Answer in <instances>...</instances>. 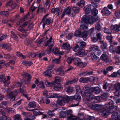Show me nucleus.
Here are the masks:
<instances>
[{"label":"nucleus","mask_w":120,"mask_h":120,"mask_svg":"<svg viewBox=\"0 0 120 120\" xmlns=\"http://www.w3.org/2000/svg\"><path fill=\"white\" fill-rule=\"evenodd\" d=\"M109 50L111 52H116V49L115 47L112 46H110L109 48Z\"/></svg>","instance_id":"a18cd8bd"},{"label":"nucleus","mask_w":120,"mask_h":120,"mask_svg":"<svg viewBox=\"0 0 120 120\" xmlns=\"http://www.w3.org/2000/svg\"><path fill=\"white\" fill-rule=\"evenodd\" d=\"M1 47L4 48L5 49L8 50H10L12 48L10 45L9 44L2 45L1 46H0V47Z\"/></svg>","instance_id":"4be33fe9"},{"label":"nucleus","mask_w":120,"mask_h":120,"mask_svg":"<svg viewBox=\"0 0 120 120\" xmlns=\"http://www.w3.org/2000/svg\"><path fill=\"white\" fill-rule=\"evenodd\" d=\"M52 40V37H51L49 40L47 42L45 43V46H47L49 45V44L51 43H52V44H53V42H52L51 41Z\"/></svg>","instance_id":"79ce46f5"},{"label":"nucleus","mask_w":120,"mask_h":120,"mask_svg":"<svg viewBox=\"0 0 120 120\" xmlns=\"http://www.w3.org/2000/svg\"><path fill=\"white\" fill-rule=\"evenodd\" d=\"M45 84L48 86L52 87L54 85V90L56 91H59L61 88L60 83H51L47 80L45 82Z\"/></svg>","instance_id":"f03ea898"},{"label":"nucleus","mask_w":120,"mask_h":120,"mask_svg":"<svg viewBox=\"0 0 120 120\" xmlns=\"http://www.w3.org/2000/svg\"><path fill=\"white\" fill-rule=\"evenodd\" d=\"M74 100L78 101H79L81 99V97L80 95L76 94L74 96Z\"/></svg>","instance_id":"3c124183"},{"label":"nucleus","mask_w":120,"mask_h":120,"mask_svg":"<svg viewBox=\"0 0 120 120\" xmlns=\"http://www.w3.org/2000/svg\"><path fill=\"white\" fill-rule=\"evenodd\" d=\"M39 85H37L40 88H41L43 89L45 88L44 86V84L43 82L42 81H41L40 82L39 84Z\"/></svg>","instance_id":"6e6d98bb"},{"label":"nucleus","mask_w":120,"mask_h":120,"mask_svg":"<svg viewBox=\"0 0 120 120\" xmlns=\"http://www.w3.org/2000/svg\"><path fill=\"white\" fill-rule=\"evenodd\" d=\"M107 56L105 53L103 54L100 57L101 60L103 61L107 60Z\"/></svg>","instance_id":"72a5a7b5"},{"label":"nucleus","mask_w":120,"mask_h":120,"mask_svg":"<svg viewBox=\"0 0 120 120\" xmlns=\"http://www.w3.org/2000/svg\"><path fill=\"white\" fill-rule=\"evenodd\" d=\"M9 13L7 11H4L0 12V14L1 15L7 16L9 15Z\"/></svg>","instance_id":"09e8293b"},{"label":"nucleus","mask_w":120,"mask_h":120,"mask_svg":"<svg viewBox=\"0 0 120 120\" xmlns=\"http://www.w3.org/2000/svg\"><path fill=\"white\" fill-rule=\"evenodd\" d=\"M72 112V111L71 110L69 109L68 110L66 111V113L68 117V116L70 115L71 114H71Z\"/></svg>","instance_id":"13d9d810"},{"label":"nucleus","mask_w":120,"mask_h":120,"mask_svg":"<svg viewBox=\"0 0 120 120\" xmlns=\"http://www.w3.org/2000/svg\"><path fill=\"white\" fill-rule=\"evenodd\" d=\"M90 90L92 92V93L94 92L96 94H99L101 91V89L98 87H91Z\"/></svg>","instance_id":"ddd939ff"},{"label":"nucleus","mask_w":120,"mask_h":120,"mask_svg":"<svg viewBox=\"0 0 120 120\" xmlns=\"http://www.w3.org/2000/svg\"><path fill=\"white\" fill-rule=\"evenodd\" d=\"M10 5H11L10 7L11 8V9H14L16 7V4L15 3H13L12 1L11 0L7 4L6 6L8 7L9 6H10ZM10 10H11V9Z\"/></svg>","instance_id":"a211bd4d"},{"label":"nucleus","mask_w":120,"mask_h":120,"mask_svg":"<svg viewBox=\"0 0 120 120\" xmlns=\"http://www.w3.org/2000/svg\"><path fill=\"white\" fill-rule=\"evenodd\" d=\"M67 119L68 120H77L78 119V117L73 114H71L68 116Z\"/></svg>","instance_id":"b1692460"},{"label":"nucleus","mask_w":120,"mask_h":120,"mask_svg":"<svg viewBox=\"0 0 120 120\" xmlns=\"http://www.w3.org/2000/svg\"><path fill=\"white\" fill-rule=\"evenodd\" d=\"M109 96V94L106 93L102 94L101 96V98L103 99H105L107 98Z\"/></svg>","instance_id":"a19ab883"},{"label":"nucleus","mask_w":120,"mask_h":120,"mask_svg":"<svg viewBox=\"0 0 120 120\" xmlns=\"http://www.w3.org/2000/svg\"><path fill=\"white\" fill-rule=\"evenodd\" d=\"M102 12L104 14L106 15H109L110 12L108 9L106 7H104L102 10Z\"/></svg>","instance_id":"5701e85b"},{"label":"nucleus","mask_w":120,"mask_h":120,"mask_svg":"<svg viewBox=\"0 0 120 120\" xmlns=\"http://www.w3.org/2000/svg\"><path fill=\"white\" fill-rule=\"evenodd\" d=\"M77 4L78 6L81 7H83L84 5L85 2L83 0H81L79 2H78Z\"/></svg>","instance_id":"58836bf2"},{"label":"nucleus","mask_w":120,"mask_h":120,"mask_svg":"<svg viewBox=\"0 0 120 120\" xmlns=\"http://www.w3.org/2000/svg\"><path fill=\"white\" fill-rule=\"evenodd\" d=\"M68 103L69 102V101H72L73 100H74V96H68L67 95L65 96Z\"/></svg>","instance_id":"f704fd0d"},{"label":"nucleus","mask_w":120,"mask_h":120,"mask_svg":"<svg viewBox=\"0 0 120 120\" xmlns=\"http://www.w3.org/2000/svg\"><path fill=\"white\" fill-rule=\"evenodd\" d=\"M119 115L118 113L117 112H116L112 114L111 117L113 120H117Z\"/></svg>","instance_id":"393cba45"},{"label":"nucleus","mask_w":120,"mask_h":120,"mask_svg":"<svg viewBox=\"0 0 120 120\" xmlns=\"http://www.w3.org/2000/svg\"><path fill=\"white\" fill-rule=\"evenodd\" d=\"M33 113L35 115L37 116L40 115H42L43 114L42 112H41L38 111H36L34 110L33 112Z\"/></svg>","instance_id":"4d7b16f0"},{"label":"nucleus","mask_w":120,"mask_h":120,"mask_svg":"<svg viewBox=\"0 0 120 120\" xmlns=\"http://www.w3.org/2000/svg\"><path fill=\"white\" fill-rule=\"evenodd\" d=\"M53 46V44H51L50 45L48 46V48L46 51L47 52V54H49L51 52V49Z\"/></svg>","instance_id":"473e14b6"},{"label":"nucleus","mask_w":120,"mask_h":120,"mask_svg":"<svg viewBox=\"0 0 120 120\" xmlns=\"http://www.w3.org/2000/svg\"><path fill=\"white\" fill-rule=\"evenodd\" d=\"M73 91V88L70 87H66L64 89V91L68 93H71Z\"/></svg>","instance_id":"a878e982"},{"label":"nucleus","mask_w":120,"mask_h":120,"mask_svg":"<svg viewBox=\"0 0 120 120\" xmlns=\"http://www.w3.org/2000/svg\"><path fill=\"white\" fill-rule=\"evenodd\" d=\"M11 36L12 37L14 38L17 41L18 40V38L15 34V33L13 31H11Z\"/></svg>","instance_id":"49530a36"},{"label":"nucleus","mask_w":120,"mask_h":120,"mask_svg":"<svg viewBox=\"0 0 120 120\" xmlns=\"http://www.w3.org/2000/svg\"><path fill=\"white\" fill-rule=\"evenodd\" d=\"M92 14L94 16H96L98 13V11L96 8H94L92 11Z\"/></svg>","instance_id":"c03bdc74"},{"label":"nucleus","mask_w":120,"mask_h":120,"mask_svg":"<svg viewBox=\"0 0 120 120\" xmlns=\"http://www.w3.org/2000/svg\"><path fill=\"white\" fill-rule=\"evenodd\" d=\"M7 91L8 95L9 96V97L12 99H13V101L14 100L15 98V93H16L17 91H15L14 92H11L10 90V89L9 88H8L7 89Z\"/></svg>","instance_id":"9d476101"},{"label":"nucleus","mask_w":120,"mask_h":120,"mask_svg":"<svg viewBox=\"0 0 120 120\" xmlns=\"http://www.w3.org/2000/svg\"><path fill=\"white\" fill-rule=\"evenodd\" d=\"M100 42L101 45V49L103 52L105 53L107 52L108 51L107 47V44L106 42L104 41H100Z\"/></svg>","instance_id":"423d86ee"},{"label":"nucleus","mask_w":120,"mask_h":120,"mask_svg":"<svg viewBox=\"0 0 120 120\" xmlns=\"http://www.w3.org/2000/svg\"><path fill=\"white\" fill-rule=\"evenodd\" d=\"M6 78L5 77V76L4 74L0 75V82L3 81Z\"/></svg>","instance_id":"0e129e2a"},{"label":"nucleus","mask_w":120,"mask_h":120,"mask_svg":"<svg viewBox=\"0 0 120 120\" xmlns=\"http://www.w3.org/2000/svg\"><path fill=\"white\" fill-rule=\"evenodd\" d=\"M52 52L56 55H63L64 52H59V49L56 47H54L52 49Z\"/></svg>","instance_id":"dca6fc26"},{"label":"nucleus","mask_w":120,"mask_h":120,"mask_svg":"<svg viewBox=\"0 0 120 120\" xmlns=\"http://www.w3.org/2000/svg\"><path fill=\"white\" fill-rule=\"evenodd\" d=\"M94 30V28H92L89 30L88 32L90 33V35L92 39V41L94 42H96L98 41L94 34L93 33Z\"/></svg>","instance_id":"1a4fd4ad"},{"label":"nucleus","mask_w":120,"mask_h":120,"mask_svg":"<svg viewBox=\"0 0 120 120\" xmlns=\"http://www.w3.org/2000/svg\"><path fill=\"white\" fill-rule=\"evenodd\" d=\"M103 88L106 90L108 91L110 90H114V84L108 83L106 82L103 85Z\"/></svg>","instance_id":"20e7f679"},{"label":"nucleus","mask_w":120,"mask_h":120,"mask_svg":"<svg viewBox=\"0 0 120 120\" xmlns=\"http://www.w3.org/2000/svg\"><path fill=\"white\" fill-rule=\"evenodd\" d=\"M85 51L83 49L79 50L77 52V55L80 56H82L85 53Z\"/></svg>","instance_id":"c9c22d12"},{"label":"nucleus","mask_w":120,"mask_h":120,"mask_svg":"<svg viewBox=\"0 0 120 120\" xmlns=\"http://www.w3.org/2000/svg\"><path fill=\"white\" fill-rule=\"evenodd\" d=\"M81 35V32L79 30L76 31L75 33V36L77 37H79Z\"/></svg>","instance_id":"de8ad7c7"},{"label":"nucleus","mask_w":120,"mask_h":120,"mask_svg":"<svg viewBox=\"0 0 120 120\" xmlns=\"http://www.w3.org/2000/svg\"><path fill=\"white\" fill-rule=\"evenodd\" d=\"M89 79H89L88 78H84L83 77H82L80 79L79 81L80 82L86 83L89 80Z\"/></svg>","instance_id":"c756f323"},{"label":"nucleus","mask_w":120,"mask_h":120,"mask_svg":"<svg viewBox=\"0 0 120 120\" xmlns=\"http://www.w3.org/2000/svg\"><path fill=\"white\" fill-rule=\"evenodd\" d=\"M3 83L4 85L5 86H8L10 83V82L9 81H8L6 80V79H5L3 81Z\"/></svg>","instance_id":"37998d69"},{"label":"nucleus","mask_w":120,"mask_h":120,"mask_svg":"<svg viewBox=\"0 0 120 120\" xmlns=\"http://www.w3.org/2000/svg\"><path fill=\"white\" fill-rule=\"evenodd\" d=\"M80 28L81 30L84 31H88V27L86 26L84 24L81 25H80Z\"/></svg>","instance_id":"2f4dec72"},{"label":"nucleus","mask_w":120,"mask_h":120,"mask_svg":"<svg viewBox=\"0 0 120 120\" xmlns=\"http://www.w3.org/2000/svg\"><path fill=\"white\" fill-rule=\"evenodd\" d=\"M91 89V88H89L88 86H85L83 88V89L85 91L84 94L92 93V92L90 90Z\"/></svg>","instance_id":"aec40b11"},{"label":"nucleus","mask_w":120,"mask_h":120,"mask_svg":"<svg viewBox=\"0 0 120 120\" xmlns=\"http://www.w3.org/2000/svg\"><path fill=\"white\" fill-rule=\"evenodd\" d=\"M61 81V78L59 77H56L55 78V80L52 82L51 83H60Z\"/></svg>","instance_id":"4c0bfd02"},{"label":"nucleus","mask_w":120,"mask_h":120,"mask_svg":"<svg viewBox=\"0 0 120 120\" xmlns=\"http://www.w3.org/2000/svg\"><path fill=\"white\" fill-rule=\"evenodd\" d=\"M74 58L71 57H68L67 60V61L68 63L71 64L72 61H73Z\"/></svg>","instance_id":"e2e57ef3"},{"label":"nucleus","mask_w":120,"mask_h":120,"mask_svg":"<svg viewBox=\"0 0 120 120\" xmlns=\"http://www.w3.org/2000/svg\"><path fill=\"white\" fill-rule=\"evenodd\" d=\"M62 49H66V52L67 53H68L71 48V47L70 46V45L68 43H64L62 46Z\"/></svg>","instance_id":"4468645a"},{"label":"nucleus","mask_w":120,"mask_h":120,"mask_svg":"<svg viewBox=\"0 0 120 120\" xmlns=\"http://www.w3.org/2000/svg\"><path fill=\"white\" fill-rule=\"evenodd\" d=\"M95 119V118L94 116H87L85 117V118L83 120H94Z\"/></svg>","instance_id":"ea45409f"},{"label":"nucleus","mask_w":120,"mask_h":120,"mask_svg":"<svg viewBox=\"0 0 120 120\" xmlns=\"http://www.w3.org/2000/svg\"><path fill=\"white\" fill-rule=\"evenodd\" d=\"M107 105H105L104 106V108L100 111V115L102 116H105L108 114V112L107 110Z\"/></svg>","instance_id":"9b49d317"},{"label":"nucleus","mask_w":120,"mask_h":120,"mask_svg":"<svg viewBox=\"0 0 120 120\" xmlns=\"http://www.w3.org/2000/svg\"><path fill=\"white\" fill-rule=\"evenodd\" d=\"M64 70L62 69L61 68H58L56 69V71L57 72V73L58 75H60V73L62 71H63Z\"/></svg>","instance_id":"69168bd1"},{"label":"nucleus","mask_w":120,"mask_h":120,"mask_svg":"<svg viewBox=\"0 0 120 120\" xmlns=\"http://www.w3.org/2000/svg\"><path fill=\"white\" fill-rule=\"evenodd\" d=\"M113 69V67L112 66H110L107 68L106 70H104L103 71V73L105 75H106L108 72V71L112 70Z\"/></svg>","instance_id":"7c9ffc66"},{"label":"nucleus","mask_w":120,"mask_h":120,"mask_svg":"<svg viewBox=\"0 0 120 120\" xmlns=\"http://www.w3.org/2000/svg\"><path fill=\"white\" fill-rule=\"evenodd\" d=\"M107 110L109 113H112L116 112L117 110V106L116 105H111L107 106Z\"/></svg>","instance_id":"0eeeda50"},{"label":"nucleus","mask_w":120,"mask_h":120,"mask_svg":"<svg viewBox=\"0 0 120 120\" xmlns=\"http://www.w3.org/2000/svg\"><path fill=\"white\" fill-rule=\"evenodd\" d=\"M103 31L105 33L108 34H111V31L108 28L105 27L103 28Z\"/></svg>","instance_id":"e433bc0d"},{"label":"nucleus","mask_w":120,"mask_h":120,"mask_svg":"<svg viewBox=\"0 0 120 120\" xmlns=\"http://www.w3.org/2000/svg\"><path fill=\"white\" fill-rule=\"evenodd\" d=\"M72 10L73 11L71 14L72 16L74 17L75 16L76 13L79 12L80 8L78 7L74 6L72 8Z\"/></svg>","instance_id":"f3484780"},{"label":"nucleus","mask_w":120,"mask_h":120,"mask_svg":"<svg viewBox=\"0 0 120 120\" xmlns=\"http://www.w3.org/2000/svg\"><path fill=\"white\" fill-rule=\"evenodd\" d=\"M49 98H56L57 97V95L56 94H49Z\"/></svg>","instance_id":"338daca9"},{"label":"nucleus","mask_w":120,"mask_h":120,"mask_svg":"<svg viewBox=\"0 0 120 120\" xmlns=\"http://www.w3.org/2000/svg\"><path fill=\"white\" fill-rule=\"evenodd\" d=\"M95 29L98 31H99L101 30V26L99 24L97 23L95 25Z\"/></svg>","instance_id":"bf43d9fd"},{"label":"nucleus","mask_w":120,"mask_h":120,"mask_svg":"<svg viewBox=\"0 0 120 120\" xmlns=\"http://www.w3.org/2000/svg\"><path fill=\"white\" fill-rule=\"evenodd\" d=\"M14 120H22L19 115L17 114L15 115Z\"/></svg>","instance_id":"5fc2aeb1"},{"label":"nucleus","mask_w":120,"mask_h":120,"mask_svg":"<svg viewBox=\"0 0 120 120\" xmlns=\"http://www.w3.org/2000/svg\"><path fill=\"white\" fill-rule=\"evenodd\" d=\"M111 28L114 32H117L120 30V28H119L118 25H117L112 26Z\"/></svg>","instance_id":"412c9836"},{"label":"nucleus","mask_w":120,"mask_h":120,"mask_svg":"<svg viewBox=\"0 0 120 120\" xmlns=\"http://www.w3.org/2000/svg\"><path fill=\"white\" fill-rule=\"evenodd\" d=\"M112 36H107L106 37V38L107 40H109V41L111 45L112 44Z\"/></svg>","instance_id":"603ef678"},{"label":"nucleus","mask_w":120,"mask_h":120,"mask_svg":"<svg viewBox=\"0 0 120 120\" xmlns=\"http://www.w3.org/2000/svg\"><path fill=\"white\" fill-rule=\"evenodd\" d=\"M78 117V119H79V120H83L85 118H84L83 115L82 114H81L78 115V116H77Z\"/></svg>","instance_id":"052dcab7"},{"label":"nucleus","mask_w":120,"mask_h":120,"mask_svg":"<svg viewBox=\"0 0 120 120\" xmlns=\"http://www.w3.org/2000/svg\"><path fill=\"white\" fill-rule=\"evenodd\" d=\"M61 56L60 55L59 56V57L58 59L56 58L55 59L52 60V61L53 63L55 64H59L60 62V59L61 58Z\"/></svg>","instance_id":"bb28decb"},{"label":"nucleus","mask_w":120,"mask_h":120,"mask_svg":"<svg viewBox=\"0 0 120 120\" xmlns=\"http://www.w3.org/2000/svg\"><path fill=\"white\" fill-rule=\"evenodd\" d=\"M98 21L99 22L100 21V19L97 17H95L94 18L92 16L88 15L85 17L82 18L81 20V22L82 23H87L92 24L93 23L94 21Z\"/></svg>","instance_id":"f257e3e1"},{"label":"nucleus","mask_w":120,"mask_h":120,"mask_svg":"<svg viewBox=\"0 0 120 120\" xmlns=\"http://www.w3.org/2000/svg\"><path fill=\"white\" fill-rule=\"evenodd\" d=\"M54 111V110L51 111L49 110L47 111V113L50 116H54L55 114L52 113V112H53Z\"/></svg>","instance_id":"680f3d73"},{"label":"nucleus","mask_w":120,"mask_h":120,"mask_svg":"<svg viewBox=\"0 0 120 120\" xmlns=\"http://www.w3.org/2000/svg\"><path fill=\"white\" fill-rule=\"evenodd\" d=\"M80 47L81 48H84L86 46V43L84 41H82L80 42Z\"/></svg>","instance_id":"774afa93"},{"label":"nucleus","mask_w":120,"mask_h":120,"mask_svg":"<svg viewBox=\"0 0 120 120\" xmlns=\"http://www.w3.org/2000/svg\"><path fill=\"white\" fill-rule=\"evenodd\" d=\"M73 50L75 52H76L79 49V46L77 44H76L75 45L73 48Z\"/></svg>","instance_id":"8fccbe9b"},{"label":"nucleus","mask_w":120,"mask_h":120,"mask_svg":"<svg viewBox=\"0 0 120 120\" xmlns=\"http://www.w3.org/2000/svg\"><path fill=\"white\" fill-rule=\"evenodd\" d=\"M115 91L114 92L115 96L114 97V100L117 99L118 96L120 94V83H116L114 84Z\"/></svg>","instance_id":"7ed1b4c3"},{"label":"nucleus","mask_w":120,"mask_h":120,"mask_svg":"<svg viewBox=\"0 0 120 120\" xmlns=\"http://www.w3.org/2000/svg\"><path fill=\"white\" fill-rule=\"evenodd\" d=\"M104 106L100 105L94 104L90 106V107L92 109L99 111L104 108Z\"/></svg>","instance_id":"6e6552de"},{"label":"nucleus","mask_w":120,"mask_h":120,"mask_svg":"<svg viewBox=\"0 0 120 120\" xmlns=\"http://www.w3.org/2000/svg\"><path fill=\"white\" fill-rule=\"evenodd\" d=\"M91 9V5H87L84 7L83 10L86 14H88L90 12Z\"/></svg>","instance_id":"6ab92c4d"},{"label":"nucleus","mask_w":120,"mask_h":120,"mask_svg":"<svg viewBox=\"0 0 120 120\" xmlns=\"http://www.w3.org/2000/svg\"><path fill=\"white\" fill-rule=\"evenodd\" d=\"M36 103L35 101L30 102L28 104V107L29 108H34L36 106Z\"/></svg>","instance_id":"cd10ccee"},{"label":"nucleus","mask_w":120,"mask_h":120,"mask_svg":"<svg viewBox=\"0 0 120 120\" xmlns=\"http://www.w3.org/2000/svg\"><path fill=\"white\" fill-rule=\"evenodd\" d=\"M71 10V8L70 7H68L64 9L63 13L62 14L61 18H62L64 17L65 14L67 15L69 14Z\"/></svg>","instance_id":"2eb2a0df"},{"label":"nucleus","mask_w":120,"mask_h":120,"mask_svg":"<svg viewBox=\"0 0 120 120\" xmlns=\"http://www.w3.org/2000/svg\"><path fill=\"white\" fill-rule=\"evenodd\" d=\"M96 36L97 37V39H98L101 40L102 39V35L101 34L100 32H98L97 33Z\"/></svg>","instance_id":"864d4df0"},{"label":"nucleus","mask_w":120,"mask_h":120,"mask_svg":"<svg viewBox=\"0 0 120 120\" xmlns=\"http://www.w3.org/2000/svg\"><path fill=\"white\" fill-rule=\"evenodd\" d=\"M73 60L74 64L75 65L77 66L81 61V60L78 58H74Z\"/></svg>","instance_id":"c85d7f7f"},{"label":"nucleus","mask_w":120,"mask_h":120,"mask_svg":"<svg viewBox=\"0 0 120 120\" xmlns=\"http://www.w3.org/2000/svg\"><path fill=\"white\" fill-rule=\"evenodd\" d=\"M82 94H82L83 97L86 98L85 100L86 102L87 103L89 102L92 101L95 98L94 96L92 94Z\"/></svg>","instance_id":"39448f33"},{"label":"nucleus","mask_w":120,"mask_h":120,"mask_svg":"<svg viewBox=\"0 0 120 120\" xmlns=\"http://www.w3.org/2000/svg\"><path fill=\"white\" fill-rule=\"evenodd\" d=\"M65 96H63L60 98L58 102V104L60 106H63L64 105L65 103H68Z\"/></svg>","instance_id":"f8f14e48"}]
</instances>
